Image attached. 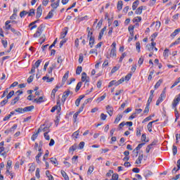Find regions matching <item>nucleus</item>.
<instances>
[{
	"label": "nucleus",
	"mask_w": 180,
	"mask_h": 180,
	"mask_svg": "<svg viewBox=\"0 0 180 180\" xmlns=\"http://www.w3.org/2000/svg\"><path fill=\"white\" fill-rule=\"evenodd\" d=\"M56 110H57L58 115H60V112H61V103L60 101L57 102V105L51 108V113H54Z\"/></svg>",
	"instance_id": "f257e3e1"
},
{
	"label": "nucleus",
	"mask_w": 180,
	"mask_h": 180,
	"mask_svg": "<svg viewBox=\"0 0 180 180\" xmlns=\"http://www.w3.org/2000/svg\"><path fill=\"white\" fill-rule=\"evenodd\" d=\"M43 13V7H41V5H40L37 8V15L36 18L37 19L39 20V18L41 16V14Z\"/></svg>",
	"instance_id": "f03ea898"
},
{
	"label": "nucleus",
	"mask_w": 180,
	"mask_h": 180,
	"mask_svg": "<svg viewBox=\"0 0 180 180\" xmlns=\"http://www.w3.org/2000/svg\"><path fill=\"white\" fill-rule=\"evenodd\" d=\"M146 9V6H139L137 9L135 11L136 15H141L143 13V10Z\"/></svg>",
	"instance_id": "7ed1b4c3"
},
{
	"label": "nucleus",
	"mask_w": 180,
	"mask_h": 180,
	"mask_svg": "<svg viewBox=\"0 0 180 180\" xmlns=\"http://www.w3.org/2000/svg\"><path fill=\"white\" fill-rule=\"evenodd\" d=\"M107 113H108L109 116L112 117L113 115V107L110 105L106 106Z\"/></svg>",
	"instance_id": "20e7f679"
},
{
	"label": "nucleus",
	"mask_w": 180,
	"mask_h": 180,
	"mask_svg": "<svg viewBox=\"0 0 180 180\" xmlns=\"http://www.w3.org/2000/svg\"><path fill=\"white\" fill-rule=\"evenodd\" d=\"M85 81H86V82H85ZM82 82H85V84H86L87 82H89V77H86V72H83L82 74Z\"/></svg>",
	"instance_id": "39448f33"
},
{
	"label": "nucleus",
	"mask_w": 180,
	"mask_h": 180,
	"mask_svg": "<svg viewBox=\"0 0 180 180\" xmlns=\"http://www.w3.org/2000/svg\"><path fill=\"white\" fill-rule=\"evenodd\" d=\"M43 81H46V82H53V81H54V77H51L50 78V75H49V74H47L45 77H44L42 78Z\"/></svg>",
	"instance_id": "423d86ee"
},
{
	"label": "nucleus",
	"mask_w": 180,
	"mask_h": 180,
	"mask_svg": "<svg viewBox=\"0 0 180 180\" xmlns=\"http://www.w3.org/2000/svg\"><path fill=\"white\" fill-rule=\"evenodd\" d=\"M40 131H41V129H38L37 131L32 134V136L31 137V140H32V141H34L36 140V139H37Z\"/></svg>",
	"instance_id": "0eeeda50"
},
{
	"label": "nucleus",
	"mask_w": 180,
	"mask_h": 180,
	"mask_svg": "<svg viewBox=\"0 0 180 180\" xmlns=\"http://www.w3.org/2000/svg\"><path fill=\"white\" fill-rule=\"evenodd\" d=\"M179 101H180V97H177L176 98H175L173 101V103H172V108L173 109H175V108H176V106H178V103H179Z\"/></svg>",
	"instance_id": "6e6552de"
},
{
	"label": "nucleus",
	"mask_w": 180,
	"mask_h": 180,
	"mask_svg": "<svg viewBox=\"0 0 180 180\" xmlns=\"http://www.w3.org/2000/svg\"><path fill=\"white\" fill-rule=\"evenodd\" d=\"M122 118H123V115L122 114L117 115L114 121L115 124H117V123H119V122H120V120H122Z\"/></svg>",
	"instance_id": "1a4fd4ad"
},
{
	"label": "nucleus",
	"mask_w": 180,
	"mask_h": 180,
	"mask_svg": "<svg viewBox=\"0 0 180 180\" xmlns=\"http://www.w3.org/2000/svg\"><path fill=\"white\" fill-rule=\"evenodd\" d=\"M51 8H53V11L54 9H56V8H58V6H60V0H58L56 2H53L51 4Z\"/></svg>",
	"instance_id": "9d476101"
},
{
	"label": "nucleus",
	"mask_w": 180,
	"mask_h": 180,
	"mask_svg": "<svg viewBox=\"0 0 180 180\" xmlns=\"http://www.w3.org/2000/svg\"><path fill=\"white\" fill-rule=\"evenodd\" d=\"M143 155L139 154L138 159L136 160L135 164H137L138 165L141 164V161H143Z\"/></svg>",
	"instance_id": "9b49d317"
},
{
	"label": "nucleus",
	"mask_w": 180,
	"mask_h": 180,
	"mask_svg": "<svg viewBox=\"0 0 180 180\" xmlns=\"http://www.w3.org/2000/svg\"><path fill=\"white\" fill-rule=\"evenodd\" d=\"M78 148V145L77 143H75L73 146L70 147L69 148V153H74Z\"/></svg>",
	"instance_id": "f8f14e48"
},
{
	"label": "nucleus",
	"mask_w": 180,
	"mask_h": 180,
	"mask_svg": "<svg viewBox=\"0 0 180 180\" xmlns=\"http://www.w3.org/2000/svg\"><path fill=\"white\" fill-rule=\"evenodd\" d=\"M106 32V27H104L100 32L99 35H98V40H101L102 37H103V33Z\"/></svg>",
	"instance_id": "ddd939ff"
},
{
	"label": "nucleus",
	"mask_w": 180,
	"mask_h": 180,
	"mask_svg": "<svg viewBox=\"0 0 180 180\" xmlns=\"http://www.w3.org/2000/svg\"><path fill=\"white\" fill-rule=\"evenodd\" d=\"M70 91L68 90V91H66L63 93V95L62 96V99H63L64 101H65V100L67 99V98H68V96L70 95Z\"/></svg>",
	"instance_id": "4468645a"
},
{
	"label": "nucleus",
	"mask_w": 180,
	"mask_h": 180,
	"mask_svg": "<svg viewBox=\"0 0 180 180\" xmlns=\"http://www.w3.org/2000/svg\"><path fill=\"white\" fill-rule=\"evenodd\" d=\"M45 27H46V25H44V24H41V25L38 27L37 31H38V32L41 34V33H43V30H44V28H45Z\"/></svg>",
	"instance_id": "2eb2a0df"
},
{
	"label": "nucleus",
	"mask_w": 180,
	"mask_h": 180,
	"mask_svg": "<svg viewBox=\"0 0 180 180\" xmlns=\"http://www.w3.org/2000/svg\"><path fill=\"white\" fill-rule=\"evenodd\" d=\"M117 11H120L123 8V1H119L117 4Z\"/></svg>",
	"instance_id": "dca6fc26"
},
{
	"label": "nucleus",
	"mask_w": 180,
	"mask_h": 180,
	"mask_svg": "<svg viewBox=\"0 0 180 180\" xmlns=\"http://www.w3.org/2000/svg\"><path fill=\"white\" fill-rule=\"evenodd\" d=\"M67 33H68V27H65V29L62 32V34L60 35V38L64 39V37H65V36H67Z\"/></svg>",
	"instance_id": "f3484780"
},
{
	"label": "nucleus",
	"mask_w": 180,
	"mask_h": 180,
	"mask_svg": "<svg viewBox=\"0 0 180 180\" xmlns=\"http://www.w3.org/2000/svg\"><path fill=\"white\" fill-rule=\"evenodd\" d=\"M113 85H115V86H119V82L116 80L111 81L108 84V88L113 86Z\"/></svg>",
	"instance_id": "a211bd4d"
},
{
	"label": "nucleus",
	"mask_w": 180,
	"mask_h": 180,
	"mask_svg": "<svg viewBox=\"0 0 180 180\" xmlns=\"http://www.w3.org/2000/svg\"><path fill=\"white\" fill-rule=\"evenodd\" d=\"M34 109V105H30L24 108V112H32Z\"/></svg>",
	"instance_id": "6ab92c4d"
},
{
	"label": "nucleus",
	"mask_w": 180,
	"mask_h": 180,
	"mask_svg": "<svg viewBox=\"0 0 180 180\" xmlns=\"http://www.w3.org/2000/svg\"><path fill=\"white\" fill-rule=\"evenodd\" d=\"M140 4V1L139 0H136L133 4H132V10L136 11L137 9V6H139V4Z\"/></svg>",
	"instance_id": "aec40b11"
},
{
	"label": "nucleus",
	"mask_w": 180,
	"mask_h": 180,
	"mask_svg": "<svg viewBox=\"0 0 180 180\" xmlns=\"http://www.w3.org/2000/svg\"><path fill=\"white\" fill-rule=\"evenodd\" d=\"M94 44H95V37H91V38H89V46L91 47V49H92V47H94Z\"/></svg>",
	"instance_id": "412c9836"
},
{
	"label": "nucleus",
	"mask_w": 180,
	"mask_h": 180,
	"mask_svg": "<svg viewBox=\"0 0 180 180\" xmlns=\"http://www.w3.org/2000/svg\"><path fill=\"white\" fill-rule=\"evenodd\" d=\"M53 13H54V10H51V11H49L46 17H45V19H51V18L54 16Z\"/></svg>",
	"instance_id": "4be33fe9"
},
{
	"label": "nucleus",
	"mask_w": 180,
	"mask_h": 180,
	"mask_svg": "<svg viewBox=\"0 0 180 180\" xmlns=\"http://www.w3.org/2000/svg\"><path fill=\"white\" fill-rule=\"evenodd\" d=\"M11 32L12 33H13V34H15V36H22V34L20 33V32L16 30L15 28H11Z\"/></svg>",
	"instance_id": "5701e85b"
},
{
	"label": "nucleus",
	"mask_w": 180,
	"mask_h": 180,
	"mask_svg": "<svg viewBox=\"0 0 180 180\" xmlns=\"http://www.w3.org/2000/svg\"><path fill=\"white\" fill-rule=\"evenodd\" d=\"M33 102L34 103H41L42 102H44L43 96H40L39 98L34 99Z\"/></svg>",
	"instance_id": "b1692460"
},
{
	"label": "nucleus",
	"mask_w": 180,
	"mask_h": 180,
	"mask_svg": "<svg viewBox=\"0 0 180 180\" xmlns=\"http://www.w3.org/2000/svg\"><path fill=\"white\" fill-rule=\"evenodd\" d=\"M153 175V172L150 170H146L144 172V176L145 178H148V176H151Z\"/></svg>",
	"instance_id": "393cba45"
},
{
	"label": "nucleus",
	"mask_w": 180,
	"mask_h": 180,
	"mask_svg": "<svg viewBox=\"0 0 180 180\" xmlns=\"http://www.w3.org/2000/svg\"><path fill=\"white\" fill-rule=\"evenodd\" d=\"M68 79V72L65 73V75L63 77V79H62L63 85H64V84H65V81H67Z\"/></svg>",
	"instance_id": "a878e982"
},
{
	"label": "nucleus",
	"mask_w": 180,
	"mask_h": 180,
	"mask_svg": "<svg viewBox=\"0 0 180 180\" xmlns=\"http://www.w3.org/2000/svg\"><path fill=\"white\" fill-rule=\"evenodd\" d=\"M19 99H20V97L18 96L17 97H15L14 99L12 100L11 105H16Z\"/></svg>",
	"instance_id": "bb28decb"
},
{
	"label": "nucleus",
	"mask_w": 180,
	"mask_h": 180,
	"mask_svg": "<svg viewBox=\"0 0 180 180\" xmlns=\"http://www.w3.org/2000/svg\"><path fill=\"white\" fill-rule=\"evenodd\" d=\"M81 86H82V82H79L76 86L75 92H78L81 89Z\"/></svg>",
	"instance_id": "cd10ccee"
},
{
	"label": "nucleus",
	"mask_w": 180,
	"mask_h": 180,
	"mask_svg": "<svg viewBox=\"0 0 180 180\" xmlns=\"http://www.w3.org/2000/svg\"><path fill=\"white\" fill-rule=\"evenodd\" d=\"M105 98H106V94H104L101 97H98L96 100V102H98V103H99L100 102H102V101H103L105 99Z\"/></svg>",
	"instance_id": "c85d7f7f"
},
{
	"label": "nucleus",
	"mask_w": 180,
	"mask_h": 180,
	"mask_svg": "<svg viewBox=\"0 0 180 180\" xmlns=\"http://www.w3.org/2000/svg\"><path fill=\"white\" fill-rule=\"evenodd\" d=\"M39 129H40V130H42V131H50V130H49V129H50V127H44V125H42V126H41L40 127V128H39Z\"/></svg>",
	"instance_id": "c756f323"
},
{
	"label": "nucleus",
	"mask_w": 180,
	"mask_h": 180,
	"mask_svg": "<svg viewBox=\"0 0 180 180\" xmlns=\"http://www.w3.org/2000/svg\"><path fill=\"white\" fill-rule=\"evenodd\" d=\"M161 84H162V79H159L158 82L155 84V89H158V88H160Z\"/></svg>",
	"instance_id": "7c9ffc66"
},
{
	"label": "nucleus",
	"mask_w": 180,
	"mask_h": 180,
	"mask_svg": "<svg viewBox=\"0 0 180 180\" xmlns=\"http://www.w3.org/2000/svg\"><path fill=\"white\" fill-rule=\"evenodd\" d=\"M147 129L150 133L153 131V122H150L147 125Z\"/></svg>",
	"instance_id": "2f4dec72"
},
{
	"label": "nucleus",
	"mask_w": 180,
	"mask_h": 180,
	"mask_svg": "<svg viewBox=\"0 0 180 180\" xmlns=\"http://www.w3.org/2000/svg\"><path fill=\"white\" fill-rule=\"evenodd\" d=\"M146 145V143H139L138 145V147H136L134 150L133 152L134 153V151H139V150H140V148H141L143 147V146H145Z\"/></svg>",
	"instance_id": "473e14b6"
},
{
	"label": "nucleus",
	"mask_w": 180,
	"mask_h": 180,
	"mask_svg": "<svg viewBox=\"0 0 180 180\" xmlns=\"http://www.w3.org/2000/svg\"><path fill=\"white\" fill-rule=\"evenodd\" d=\"M40 64H41V60H38L35 62L33 67H34V68H39V67H40Z\"/></svg>",
	"instance_id": "72a5a7b5"
},
{
	"label": "nucleus",
	"mask_w": 180,
	"mask_h": 180,
	"mask_svg": "<svg viewBox=\"0 0 180 180\" xmlns=\"http://www.w3.org/2000/svg\"><path fill=\"white\" fill-rule=\"evenodd\" d=\"M41 154H43V152L39 153L37 156L35 157L37 162L39 164L40 162V158L41 157Z\"/></svg>",
	"instance_id": "f704fd0d"
},
{
	"label": "nucleus",
	"mask_w": 180,
	"mask_h": 180,
	"mask_svg": "<svg viewBox=\"0 0 180 180\" xmlns=\"http://www.w3.org/2000/svg\"><path fill=\"white\" fill-rule=\"evenodd\" d=\"M146 50L150 52L154 51V48L150 44H147L146 46Z\"/></svg>",
	"instance_id": "c9c22d12"
},
{
	"label": "nucleus",
	"mask_w": 180,
	"mask_h": 180,
	"mask_svg": "<svg viewBox=\"0 0 180 180\" xmlns=\"http://www.w3.org/2000/svg\"><path fill=\"white\" fill-rule=\"evenodd\" d=\"M13 95H15V91H11L8 93V94L6 96V98L11 99V98H12L13 96Z\"/></svg>",
	"instance_id": "e433bc0d"
},
{
	"label": "nucleus",
	"mask_w": 180,
	"mask_h": 180,
	"mask_svg": "<svg viewBox=\"0 0 180 180\" xmlns=\"http://www.w3.org/2000/svg\"><path fill=\"white\" fill-rule=\"evenodd\" d=\"M56 92H57V89H53L51 94V98L52 99H55L56 98Z\"/></svg>",
	"instance_id": "4c0bfd02"
},
{
	"label": "nucleus",
	"mask_w": 180,
	"mask_h": 180,
	"mask_svg": "<svg viewBox=\"0 0 180 180\" xmlns=\"http://www.w3.org/2000/svg\"><path fill=\"white\" fill-rule=\"evenodd\" d=\"M110 57H116V49H111L110 53Z\"/></svg>",
	"instance_id": "58836bf2"
},
{
	"label": "nucleus",
	"mask_w": 180,
	"mask_h": 180,
	"mask_svg": "<svg viewBox=\"0 0 180 180\" xmlns=\"http://www.w3.org/2000/svg\"><path fill=\"white\" fill-rule=\"evenodd\" d=\"M179 32H180V29L179 28L175 30L174 31V32L171 34V37H175V36H176V34H178L179 33Z\"/></svg>",
	"instance_id": "ea45409f"
},
{
	"label": "nucleus",
	"mask_w": 180,
	"mask_h": 180,
	"mask_svg": "<svg viewBox=\"0 0 180 180\" xmlns=\"http://www.w3.org/2000/svg\"><path fill=\"white\" fill-rule=\"evenodd\" d=\"M81 72H82V66H78L77 68V70H76L77 75H79V74H81Z\"/></svg>",
	"instance_id": "a19ab883"
},
{
	"label": "nucleus",
	"mask_w": 180,
	"mask_h": 180,
	"mask_svg": "<svg viewBox=\"0 0 180 180\" xmlns=\"http://www.w3.org/2000/svg\"><path fill=\"white\" fill-rule=\"evenodd\" d=\"M172 153L173 155H176V153H178V148L176 147V146L173 145Z\"/></svg>",
	"instance_id": "79ce46f5"
},
{
	"label": "nucleus",
	"mask_w": 180,
	"mask_h": 180,
	"mask_svg": "<svg viewBox=\"0 0 180 180\" xmlns=\"http://www.w3.org/2000/svg\"><path fill=\"white\" fill-rule=\"evenodd\" d=\"M15 112H16L17 113H25V110L24 108H18L15 110Z\"/></svg>",
	"instance_id": "37998d69"
},
{
	"label": "nucleus",
	"mask_w": 180,
	"mask_h": 180,
	"mask_svg": "<svg viewBox=\"0 0 180 180\" xmlns=\"http://www.w3.org/2000/svg\"><path fill=\"white\" fill-rule=\"evenodd\" d=\"M119 68H120V66H115L114 68H112V69L111 70V74H115V72H116V71H117L119 70Z\"/></svg>",
	"instance_id": "c03bdc74"
},
{
	"label": "nucleus",
	"mask_w": 180,
	"mask_h": 180,
	"mask_svg": "<svg viewBox=\"0 0 180 180\" xmlns=\"http://www.w3.org/2000/svg\"><path fill=\"white\" fill-rule=\"evenodd\" d=\"M61 174L63 176V178L67 180L68 179V175L67 174V173L64 171V170H61Z\"/></svg>",
	"instance_id": "a18cd8bd"
},
{
	"label": "nucleus",
	"mask_w": 180,
	"mask_h": 180,
	"mask_svg": "<svg viewBox=\"0 0 180 180\" xmlns=\"http://www.w3.org/2000/svg\"><path fill=\"white\" fill-rule=\"evenodd\" d=\"M29 12L26 11H22L20 13V17L23 18V16H26V15H28Z\"/></svg>",
	"instance_id": "49530a36"
},
{
	"label": "nucleus",
	"mask_w": 180,
	"mask_h": 180,
	"mask_svg": "<svg viewBox=\"0 0 180 180\" xmlns=\"http://www.w3.org/2000/svg\"><path fill=\"white\" fill-rule=\"evenodd\" d=\"M141 20H142V18L141 16H137L134 18V22L139 23V22H141Z\"/></svg>",
	"instance_id": "de8ad7c7"
},
{
	"label": "nucleus",
	"mask_w": 180,
	"mask_h": 180,
	"mask_svg": "<svg viewBox=\"0 0 180 180\" xmlns=\"http://www.w3.org/2000/svg\"><path fill=\"white\" fill-rule=\"evenodd\" d=\"M78 115H79V112H76L73 115V122L74 123H76L77 119L78 118Z\"/></svg>",
	"instance_id": "09e8293b"
},
{
	"label": "nucleus",
	"mask_w": 180,
	"mask_h": 180,
	"mask_svg": "<svg viewBox=\"0 0 180 180\" xmlns=\"http://www.w3.org/2000/svg\"><path fill=\"white\" fill-rule=\"evenodd\" d=\"M131 75H132L131 73L127 75L124 77V81H129L130 79L131 78Z\"/></svg>",
	"instance_id": "8fccbe9b"
},
{
	"label": "nucleus",
	"mask_w": 180,
	"mask_h": 180,
	"mask_svg": "<svg viewBox=\"0 0 180 180\" xmlns=\"http://www.w3.org/2000/svg\"><path fill=\"white\" fill-rule=\"evenodd\" d=\"M28 16H34V9L32 8L30 10V12H28Z\"/></svg>",
	"instance_id": "3c124183"
},
{
	"label": "nucleus",
	"mask_w": 180,
	"mask_h": 180,
	"mask_svg": "<svg viewBox=\"0 0 180 180\" xmlns=\"http://www.w3.org/2000/svg\"><path fill=\"white\" fill-rule=\"evenodd\" d=\"M136 47L138 53H140V49H141V46L139 41L136 43Z\"/></svg>",
	"instance_id": "603ef678"
},
{
	"label": "nucleus",
	"mask_w": 180,
	"mask_h": 180,
	"mask_svg": "<svg viewBox=\"0 0 180 180\" xmlns=\"http://www.w3.org/2000/svg\"><path fill=\"white\" fill-rule=\"evenodd\" d=\"M40 36H41V32L37 30V32L34 34L33 37L37 38V37H40Z\"/></svg>",
	"instance_id": "864d4df0"
},
{
	"label": "nucleus",
	"mask_w": 180,
	"mask_h": 180,
	"mask_svg": "<svg viewBox=\"0 0 180 180\" xmlns=\"http://www.w3.org/2000/svg\"><path fill=\"white\" fill-rule=\"evenodd\" d=\"M33 78H34V77L33 75H30L27 80V83L31 84V82H33Z\"/></svg>",
	"instance_id": "5fc2aeb1"
},
{
	"label": "nucleus",
	"mask_w": 180,
	"mask_h": 180,
	"mask_svg": "<svg viewBox=\"0 0 180 180\" xmlns=\"http://www.w3.org/2000/svg\"><path fill=\"white\" fill-rule=\"evenodd\" d=\"M126 56H127V53H126V52L123 53L122 55L121 56V57L120 58V63H122L123 61V58H124V57H126Z\"/></svg>",
	"instance_id": "6e6d98bb"
},
{
	"label": "nucleus",
	"mask_w": 180,
	"mask_h": 180,
	"mask_svg": "<svg viewBox=\"0 0 180 180\" xmlns=\"http://www.w3.org/2000/svg\"><path fill=\"white\" fill-rule=\"evenodd\" d=\"M154 97H153V96H149V98H148V102H147V104L146 105H148V106H150V104L151 103V102L153 101V98Z\"/></svg>",
	"instance_id": "4d7b16f0"
},
{
	"label": "nucleus",
	"mask_w": 180,
	"mask_h": 180,
	"mask_svg": "<svg viewBox=\"0 0 180 180\" xmlns=\"http://www.w3.org/2000/svg\"><path fill=\"white\" fill-rule=\"evenodd\" d=\"M119 179V174H113L112 176V180H118Z\"/></svg>",
	"instance_id": "13d9d810"
},
{
	"label": "nucleus",
	"mask_w": 180,
	"mask_h": 180,
	"mask_svg": "<svg viewBox=\"0 0 180 180\" xmlns=\"http://www.w3.org/2000/svg\"><path fill=\"white\" fill-rule=\"evenodd\" d=\"M44 137L46 139L47 141L50 140V136L49 135V131H46L44 134Z\"/></svg>",
	"instance_id": "bf43d9fd"
},
{
	"label": "nucleus",
	"mask_w": 180,
	"mask_h": 180,
	"mask_svg": "<svg viewBox=\"0 0 180 180\" xmlns=\"http://www.w3.org/2000/svg\"><path fill=\"white\" fill-rule=\"evenodd\" d=\"M1 43L4 47V49H6L8 47V41L6 40H1Z\"/></svg>",
	"instance_id": "052dcab7"
},
{
	"label": "nucleus",
	"mask_w": 180,
	"mask_h": 180,
	"mask_svg": "<svg viewBox=\"0 0 180 180\" xmlns=\"http://www.w3.org/2000/svg\"><path fill=\"white\" fill-rule=\"evenodd\" d=\"M77 160H78V156L77 155L73 156L72 158V163L75 164V162H77Z\"/></svg>",
	"instance_id": "680f3d73"
},
{
	"label": "nucleus",
	"mask_w": 180,
	"mask_h": 180,
	"mask_svg": "<svg viewBox=\"0 0 180 180\" xmlns=\"http://www.w3.org/2000/svg\"><path fill=\"white\" fill-rule=\"evenodd\" d=\"M84 146H85V142L82 141V142H80L79 144V148L80 150H82V148H84Z\"/></svg>",
	"instance_id": "e2e57ef3"
},
{
	"label": "nucleus",
	"mask_w": 180,
	"mask_h": 180,
	"mask_svg": "<svg viewBox=\"0 0 180 180\" xmlns=\"http://www.w3.org/2000/svg\"><path fill=\"white\" fill-rule=\"evenodd\" d=\"M168 53H169V50H168L167 49H165L163 52L164 57H168Z\"/></svg>",
	"instance_id": "0e129e2a"
},
{
	"label": "nucleus",
	"mask_w": 180,
	"mask_h": 180,
	"mask_svg": "<svg viewBox=\"0 0 180 180\" xmlns=\"http://www.w3.org/2000/svg\"><path fill=\"white\" fill-rule=\"evenodd\" d=\"M34 169H36V167H34V165H31L28 171L29 172H34Z\"/></svg>",
	"instance_id": "69168bd1"
},
{
	"label": "nucleus",
	"mask_w": 180,
	"mask_h": 180,
	"mask_svg": "<svg viewBox=\"0 0 180 180\" xmlns=\"http://www.w3.org/2000/svg\"><path fill=\"white\" fill-rule=\"evenodd\" d=\"M106 117H108V115H105L104 113L101 114V120H106Z\"/></svg>",
	"instance_id": "338daca9"
},
{
	"label": "nucleus",
	"mask_w": 180,
	"mask_h": 180,
	"mask_svg": "<svg viewBox=\"0 0 180 180\" xmlns=\"http://www.w3.org/2000/svg\"><path fill=\"white\" fill-rule=\"evenodd\" d=\"M8 98L3 100L1 102V106H5V105H6V103L8 102Z\"/></svg>",
	"instance_id": "774afa93"
}]
</instances>
